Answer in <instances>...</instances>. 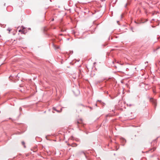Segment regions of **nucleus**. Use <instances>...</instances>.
<instances>
[{
	"mask_svg": "<svg viewBox=\"0 0 160 160\" xmlns=\"http://www.w3.org/2000/svg\"><path fill=\"white\" fill-rule=\"evenodd\" d=\"M19 32H20L21 34H25V33L24 32L25 30H24V28H23L22 30H19Z\"/></svg>",
	"mask_w": 160,
	"mask_h": 160,
	"instance_id": "nucleus-3",
	"label": "nucleus"
},
{
	"mask_svg": "<svg viewBox=\"0 0 160 160\" xmlns=\"http://www.w3.org/2000/svg\"><path fill=\"white\" fill-rule=\"evenodd\" d=\"M156 149V148L155 147H154L152 149L150 150L151 151H152V152H153L155 151Z\"/></svg>",
	"mask_w": 160,
	"mask_h": 160,
	"instance_id": "nucleus-6",
	"label": "nucleus"
},
{
	"mask_svg": "<svg viewBox=\"0 0 160 160\" xmlns=\"http://www.w3.org/2000/svg\"><path fill=\"white\" fill-rule=\"evenodd\" d=\"M150 101L152 102V104L155 107L157 105V101L155 99H154L153 98H151L150 100Z\"/></svg>",
	"mask_w": 160,
	"mask_h": 160,
	"instance_id": "nucleus-2",
	"label": "nucleus"
},
{
	"mask_svg": "<svg viewBox=\"0 0 160 160\" xmlns=\"http://www.w3.org/2000/svg\"><path fill=\"white\" fill-rule=\"evenodd\" d=\"M84 108V107L83 106L80 105L77 107V110L78 112H81L83 110Z\"/></svg>",
	"mask_w": 160,
	"mask_h": 160,
	"instance_id": "nucleus-1",
	"label": "nucleus"
},
{
	"mask_svg": "<svg viewBox=\"0 0 160 160\" xmlns=\"http://www.w3.org/2000/svg\"><path fill=\"white\" fill-rule=\"evenodd\" d=\"M53 20H54V19H53L52 20V21H53Z\"/></svg>",
	"mask_w": 160,
	"mask_h": 160,
	"instance_id": "nucleus-13",
	"label": "nucleus"
},
{
	"mask_svg": "<svg viewBox=\"0 0 160 160\" xmlns=\"http://www.w3.org/2000/svg\"><path fill=\"white\" fill-rule=\"evenodd\" d=\"M107 93H108V91H107Z\"/></svg>",
	"mask_w": 160,
	"mask_h": 160,
	"instance_id": "nucleus-11",
	"label": "nucleus"
},
{
	"mask_svg": "<svg viewBox=\"0 0 160 160\" xmlns=\"http://www.w3.org/2000/svg\"><path fill=\"white\" fill-rule=\"evenodd\" d=\"M73 145L72 146H77V145H76V143L73 144Z\"/></svg>",
	"mask_w": 160,
	"mask_h": 160,
	"instance_id": "nucleus-8",
	"label": "nucleus"
},
{
	"mask_svg": "<svg viewBox=\"0 0 160 160\" xmlns=\"http://www.w3.org/2000/svg\"><path fill=\"white\" fill-rule=\"evenodd\" d=\"M22 144L23 145V146H24V147H25V142H23V141H22Z\"/></svg>",
	"mask_w": 160,
	"mask_h": 160,
	"instance_id": "nucleus-7",
	"label": "nucleus"
},
{
	"mask_svg": "<svg viewBox=\"0 0 160 160\" xmlns=\"http://www.w3.org/2000/svg\"><path fill=\"white\" fill-rule=\"evenodd\" d=\"M156 52L157 53H160V47H159L156 50Z\"/></svg>",
	"mask_w": 160,
	"mask_h": 160,
	"instance_id": "nucleus-4",
	"label": "nucleus"
},
{
	"mask_svg": "<svg viewBox=\"0 0 160 160\" xmlns=\"http://www.w3.org/2000/svg\"><path fill=\"white\" fill-rule=\"evenodd\" d=\"M59 48V47H58H58H57L56 48V49H58V48Z\"/></svg>",
	"mask_w": 160,
	"mask_h": 160,
	"instance_id": "nucleus-10",
	"label": "nucleus"
},
{
	"mask_svg": "<svg viewBox=\"0 0 160 160\" xmlns=\"http://www.w3.org/2000/svg\"><path fill=\"white\" fill-rule=\"evenodd\" d=\"M10 30H9V32H10Z\"/></svg>",
	"mask_w": 160,
	"mask_h": 160,
	"instance_id": "nucleus-12",
	"label": "nucleus"
},
{
	"mask_svg": "<svg viewBox=\"0 0 160 160\" xmlns=\"http://www.w3.org/2000/svg\"><path fill=\"white\" fill-rule=\"evenodd\" d=\"M53 109L55 111H56L57 112H61L62 111V108H61L60 109V110H57L55 108H53Z\"/></svg>",
	"mask_w": 160,
	"mask_h": 160,
	"instance_id": "nucleus-5",
	"label": "nucleus"
},
{
	"mask_svg": "<svg viewBox=\"0 0 160 160\" xmlns=\"http://www.w3.org/2000/svg\"><path fill=\"white\" fill-rule=\"evenodd\" d=\"M80 123L78 122V121H77V123L78 124H79V123Z\"/></svg>",
	"mask_w": 160,
	"mask_h": 160,
	"instance_id": "nucleus-9",
	"label": "nucleus"
}]
</instances>
